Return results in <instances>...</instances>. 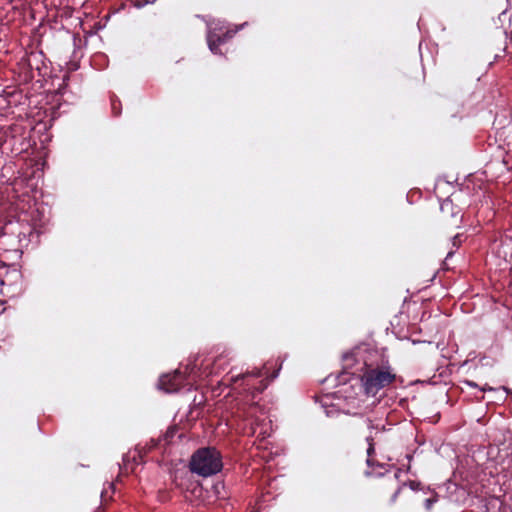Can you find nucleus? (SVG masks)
<instances>
[{"mask_svg":"<svg viewBox=\"0 0 512 512\" xmlns=\"http://www.w3.org/2000/svg\"><path fill=\"white\" fill-rule=\"evenodd\" d=\"M396 379L388 359L376 351L364 359V372L360 376L361 387L367 396H375Z\"/></svg>","mask_w":512,"mask_h":512,"instance_id":"1","label":"nucleus"},{"mask_svg":"<svg viewBox=\"0 0 512 512\" xmlns=\"http://www.w3.org/2000/svg\"><path fill=\"white\" fill-rule=\"evenodd\" d=\"M223 468L222 455L215 447L197 449L189 461V469L201 477H210L219 473Z\"/></svg>","mask_w":512,"mask_h":512,"instance_id":"2","label":"nucleus"},{"mask_svg":"<svg viewBox=\"0 0 512 512\" xmlns=\"http://www.w3.org/2000/svg\"><path fill=\"white\" fill-rule=\"evenodd\" d=\"M240 27L216 24L211 26L207 32L206 40L209 50L216 55H225L221 46L229 42L238 32Z\"/></svg>","mask_w":512,"mask_h":512,"instance_id":"3","label":"nucleus"},{"mask_svg":"<svg viewBox=\"0 0 512 512\" xmlns=\"http://www.w3.org/2000/svg\"><path fill=\"white\" fill-rule=\"evenodd\" d=\"M353 427L356 432L360 434H365L366 441L368 443L367 449V464L368 466L373 465L372 456L375 454L374 448V439L372 436V430L374 429V425L372 420L364 417H359L358 420L353 424Z\"/></svg>","mask_w":512,"mask_h":512,"instance_id":"4","label":"nucleus"},{"mask_svg":"<svg viewBox=\"0 0 512 512\" xmlns=\"http://www.w3.org/2000/svg\"><path fill=\"white\" fill-rule=\"evenodd\" d=\"M158 385L165 392H177L186 385V376L179 370H176L173 373L161 376Z\"/></svg>","mask_w":512,"mask_h":512,"instance_id":"5","label":"nucleus"},{"mask_svg":"<svg viewBox=\"0 0 512 512\" xmlns=\"http://www.w3.org/2000/svg\"><path fill=\"white\" fill-rule=\"evenodd\" d=\"M441 212L443 215V221L448 225L458 227L461 222L462 216L460 210L454 211V205L451 201H445L441 204Z\"/></svg>","mask_w":512,"mask_h":512,"instance_id":"6","label":"nucleus"},{"mask_svg":"<svg viewBox=\"0 0 512 512\" xmlns=\"http://www.w3.org/2000/svg\"><path fill=\"white\" fill-rule=\"evenodd\" d=\"M401 490H402V487H401V486H398V487L395 489V491H394V492H393V494L391 495V498H390V501H389V502H390V504H394V503L396 502V500H397V498H398V496H399V494H400Z\"/></svg>","mask_w":512,"mask_h":512,"instance_id":"7","label":"nucleus"},{"mask_svg":"<svg viewBox=\"0 0 512 512\" xmlns=\"http://www.w3.org/2000/svg\"><path fill=\"white\" fill-rule=\"evenodd\" d=\"M436 500L435 499H432V498H428L425 500V506L427 509H430L431 506L433 505V503L435 502Z\"/></svg>","mask_w":512,"mask_h":512,"instance_id":"8","label":"nucleus"},{"mask_svg":"<svg viewBox=\"0 0 512 512\" xmlns=\"http://www.w3.org/2000/svg\"><path fill=\"white\" fill-rule=\"evenodd\" d=\"M192 492H193V494L200 496V495H201V493H202V487H200L199 485H197V486L193 489V491H192Z\"/></svg>","mask_w":512,"mask_h":512,"instance_id":"9","label":"nucleus"},{"mask_svg":"<svg viewBox=\"0 0 512 512\" xmlns=\"http://www.w3.org/2000/svg\"><path fill=\"white\" fill-rule=\"evenodd\" d=\"M97 59H98V67H99L101 64V61H104L106 59V56L104 54L98 52Z\"/></svg>","mask_w":512,"mask_h":512,"instance_id":"10","label":"nucleus"},{"mask_svg":"<svg viewBox=\"0 0 512 512\" xmlns=\"http://www.w3.org/2000/svg\"><path fill=\"white\" fill-rule=\"evenodd\" d=\"M107 501V491L101 492V504Z\"/></svg>","mask_w":512,"mask_h":512,"instance_id":"11","label":"nucleus"},{"mask_svg":"<svg viewBox=\"0 0 512 512\" xmlns=\"http://www.w3.org/2000/svg\"><path fill=\"white\" fill-rule=\"evenodd\" d=\"M219 486H220V483L215 484V485L213 486V488L215 489V493H216L218 496H219V494H220V492H219V491H220Z\"/></svg>","mask_w":512,"mask_h":512,"instance_id":"12","label":"nucleus"},{"mask_svg":"<svg viewBox=\"0 0 512 512\" xmlns=\"http://www.w3.org/2000/svg\"><path fill=\"white\" fill-rule=\"evenodd\" d=\"M347 373H343L341 376H340V379H339V382L340 383H345L347 381V379L344 377Z\"/></svg>","mask_w":512,"mask_h":512,"instance_id":"13","label":"nucleus"},{"mask_svg":"<svg viewBox=\"0 0 512 512\" xmlns=\"http://www.w3.org/2000/svg\"><path fill=\"white\" fill-rule=\"evenodd\" d=\"M466 383L471 387H477V384L473 381H466Z\"/></svg>","mask_w":512,"mask_h":512,"instance_id":"14","label":"nucleus"},{"mask_svg":"<svg viewBox=\"0 0 512 512\" xmlns=\"http://www.w3.org/2000/svg\"><path fill=\"white\" fill-rule=\"evenodd\" d=\"M458 235L454 236L453 238V245H457Z\"/></svg>","mask_w":512,"mask_h":512,"instance_id":"15","label":"nucleus"},{"mask_svg":"<svg viewBox=\"0 0 512 512\" xmlns=\"http://www.w3.org/2000/svg\"><path fill=\"white\" fill-rule=\"evenodd\" d=\"M266 385H262L261 387L257 388L258 392H261L265 389Z\"/></svg>","mask_w":512,"mask_h":512,"instance_id":"16","label":"nucleus"},{"mask_svg":"<svg viewBox=\"0 0 512 512\" xmlns=\"http://www.w3.org/2000/svg\"><path fill=\"white\" fill-rule=\"evenodd\" d=\"M410 486H411V488H412V489H415V488H416V484H415V482H411V483H410Z\"/></svg>","mask_w":512,"mask_h":512,"instance_id":"17","label":"nucleus"},{"mask_svg":"<svg viewBox=\"0 0 512 512\" xmlns=\"http://www.w3.org/2000/svg\"><path fill=\"white\" fill-rule=\"evenodd\" d=\"M112 108L113 110H115L116 108H118V105H115V102H112Z\"/></svg>","mask_w":512,"mask_h":512,"instance_id":"18","label":"nucleus"},{"mask_svg":"<svg viewBox=\"0 0 512 512\" xmlns=\"http://www.w3.org/2000/svg\"><path fill=\"white\" fill-rule=\"evenodd\" d=\"M112 108L113 110H115L116 108H118V105H115V102H112Z\"/></svg>","mask_w":512,"mask_h":512,"instance_id":"19","label":"nucleus"},{"mask_svg":"<svg viewBox=\"0 0 512 512\" xmlns=\"http://www.w3.org/2000/svg\"><path fill=\"white\" fill-rule=\"evenodd\" d=\"M453 254L452 251L448 252L447 257H450Z\"/></svg>","mask_w":512,"mask_h":512,"instance_id":"20","label":"nucleus"},{"mask_svg":"<svg viewBox=\"0 0 512 512\" xmlns=\"http://www.w3.org/2000/svg\"><path fill=\"white\" fill-rule=\"evenodd\" d=\"M277 377V372L272 375V379Z\"/></svg>","mask_w":512,"mask_h":512,"instance_id":"21","label":"nucleus"},{"mask_svg":"<svg viewBox=\"0 0 512 512\" xmlns=\"http://www.w3.org/2000/svg\"><path fill=\"white\" fill-rule=\"evenodd\" d=\"M252 512H257V511H252Z\"/></svg>","mask_w":512,"mask_h":512,"instance_id":"22","label":"nucleus"}]
</instances>
